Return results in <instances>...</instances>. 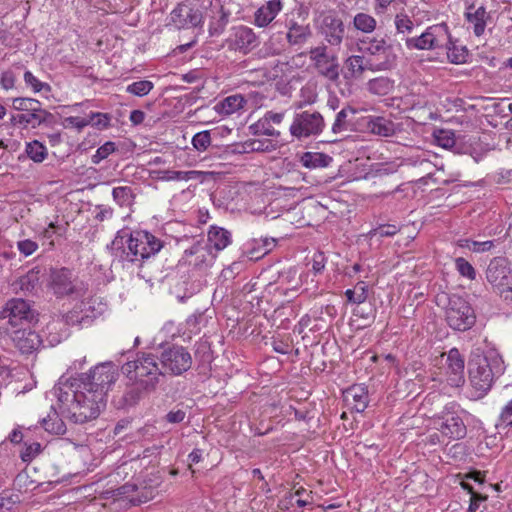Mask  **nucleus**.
Wrapping results in <instances>:
<instances>
[{"mask_svg": "<svg viewBox=\"0 0 512 512\" xmlns=\"http://www.w3.org/2000/svg\"><path fill=\"white\" fill-rule=\"evenodd\" d=\"M54 395L58 400L59 413L75 424L95 420L106 406V397L75 383L60 379L55 385Z\"/></svg>", "mask_w": 512, "mask_h": 512, "instance_id": "f257e3e1", "label": "nucleus"}, {"mask_svg": "<svg viewBox=\"0 0 512 512\" xmlns=\"http://www.w3.org/2000/svg\"><path fill=\"white\" fill-rule=\"evenodd\" d=\"M121 370L130 383L141 386L147 392L155 391L164 377L158 356L153 353H137L134 360L122 365Z\"/></svg>", "mask_w": 512, "mask_h": 512, "instance_id": "f03ea898", "label": "nucleus"}, {"mask_svg": "<svg viewBox=\"0 0 512 512\" xmlns=\"http://www.w3.org/2000/svg\"><path fill=\"white\" fill-rule=\"evenodd\" d=\"M469 381L476 399L491 389L495 376L502 374L503 362L496 355H475L468 363Z\"/></svg>", "mask_w": 512, "mask_h": 512, "instance_id": "7ed1b4c3", "label": "nucleus"}, {"mask_svg": "<svg viewBox=\"0 0 512 512\" xmlns=\"http://www.w3.org/2000/svg\"><path fill=\"white\" fill-rule=\"evenodd\" d=\"M405 46L409 50H435L445 48L447 56L452 63L459 64L464 60V54H455V49L450 47L452 38L448 26L445 23L432 25L419 36L404 39Z\"/></svg>", "mask_w": 512, "mask_h": 512, "instance_id": "20e7f679", "label": "nucleus"}, {"mask_svg": "<svg viewBox=\"0 0 512 512\" xmlns=\"http://www.w3.org/2000/svg\"><path fill=\"white\" fill-rule=\"evenodd\" d=\"M357 47L370 62L371 72L390 70L396 65L394 47L385 38L364 36L358 39Z\"/></svg>", "mask_w": 512, "mask_h": 512, "instance_id": "39448f33", "label": "nucleus"}, {"mask_svg": "<svg viewBox=\"0 0 512 512\" xmlns=\"http://www.w3.org/2000/svg\"><path fill=\"white\" fill-rule=\"evenodd\" d=\"M126 243L127 248L123 249L121 258L131 263H141L157 254L163 247L159 238L144 230L131 232Z\"/></svg>", "mask_w": 512, "mask_h": 512, "instance_id": "423d86ee", "label": "nucleus"}, {"mask_svg": "<svg viewBox=\"0 0 512 512\" xmlns=\"http://www.w3.org/2000/svg\"><path fill=\"white\" fill-rule=\"evenodd\" d=\"M433 424L442 436L449 440H461L467 434V427L460 416L459 405L447 403L443 410L433 416Z\"/></svg>", "mask_w": 512, "mask_h": 512, "instance_id": "0eeeda50", "label": "nucleus"}, {"mask_svg": "<svg viewBox=\"0 0 512 512\" xmlns=\"http://www.w3.org/2000/svg\"><path fill=\"white\" fill-rule=\"evenodd\" d=\"M117 373L114 365L111 362L101 363L90 369L88 373L79 374L78 378L74 379L75 384L83 385L98 395L107 397L108 391L115 383Z\"/></svg>", "mask_w": 512, "mask_h": 512, "instance_id": "6e6552de", "label": "nucleus"}, {"mask_svg": "<svg viewBox=\"0 0 512 512\" xmlns=\"http://www.w3.org/2000/svg\"><path fill=\"white\" fill-rule=\"evenodd\" d=\"M0 319H7L12 327H25L38 322L39 313L34 303L22 298L8 300L0 311Z\"/></svg>", "mask_w": 512, "mask_h": 512, "instance_id": "1a4fd4ad", "label": "nucleus"}, {"mask_svg": "<svg viewBox=\"0 0 512 512\" xmlns=\"http://www.w3.org/2000/svg\"><path fill=\"white\" fill-rule=\"evenodd\" d=\"M158 359L164 376H180L187 372L193 363L188 349L177 344L162 346Z\"/></svg>", "mask_w": 512, "mask_h": 512, "instance_id": "9d476101", "label": "nucleus"}, {"mask_svg": "<svg viewBox=\"0 0 512 512\" xmlns=\"http://www.w3.org/2000/svg\"><path fill=\"white\" fill-rule=\"evenodd\" d=\"M212 0H187L171 12V21L178 29L196 28L203 24L204 13Z\"/></svg>", "mask_w": 512, "mask_h": 512, "instance_id": "9b49d317", "label": "nucleus"}, {"mask_svg": "<svg viewBox=\"0 0 512 512\" xmlns=\"http://www.w3.org/2000/svg\"><path fill=\"white\" fill-rule=\"evenodd\" d=\"M50 288L57 297L82 296L87 286L68 268H54L50 272Z\"/></svg>", "mask_w": 512, "mask_h": 512, "instance_id": "f8f14e48", "label": "nucleus"}, {"mask_svg": "<svg viewBox=\"0 0 512 512\" xmlns=\"http://www.w3.org/2000/svg\"><path fill=\"white\" fill-rule=\"evenodd\" d=\"M445 314L448 325L457 331L469 330L476 321L474 310L469 302L457 295L449 298Z\"/></svg>", "mask_w": 512, "mask_h": 512, "instance_id": "ddd939ff", "label": "nucleus"}, {"mask_svg": "<svg viewBox=\"0 0 512 512\" xmlns=\"http://www.w3.org/2000/svg\"><path fill=\"white\" fill-rule=\"evenodd\" d=\"M325 128V120L318 111L296 113L290 126V133L297 139L318 136Z\"/></svg>", "mask_w": 512, "mask_h": 512, "instance_id": "4468645a", "label": "nucleus"}, {"mask_svg": "<svg viewBox=\"0 0 512 512\" xmlns=\"http://www.w3.org/2000/svg\"><path fill=\"white\" fill-rule=\"evenodd\" d=\"M317 73L332 82H336L340 75L338 56L330 53L327 45L313 47L308 52Z\"/></svg>", "mask_w": 512, "mask_h": 512, "instance_id": "2eb2a0df", "label": "nucleus"}, {"mask_svg": "<svg viewBox=\"0 0 512 512\" xmlns=\"http://www.w3.org/2000/svg\"><path fill=\"white\" fill-rule=\"evenodd\" d=\"M486 279L497 292H512V268L508 259L493 258L487 266Z\"/></svg>", "mask_w": 512, "mask_h": 512, "instance_id": "dca6fc26", "label": "nucleus"}, {"mask_svg": "<svg viewBox=\"0 0 512 512\" xmlns=\"http://www.w3.org/2000/svg\"><path fill=\"white\" fill-rule=\"evenodd\" d=\"M226 42L230 50L242 54H248L259 44L258 36L253 29L244 25L234 27Z\"/></svg>", "mask_w": 512, "mask_h": 512, "instance_id": "f3484780", "label": "nucleus"}, {"mask_svg": "<svg viewBox=\"0 0 512 512\" xmlns=\"http://www.w3.org/2000/svg\"><path fill=\"white\" fill-rule=\"evenodd\" d=\"M319 33L331 46H340L345 35V25L335 12H329L322 17Z\"/></svg>", "mask_w": 512, "mask_h": 512, "instance_id": "a211bd4d", "label": "nucleus"}, {"mask_svg": "<svg viewBox=\"0 0 512 512\" xmlns=\"http://www.w3.org/2000/svg\"><path fill=\"white\" fill-rule=\"evenodd\" d=\"M114 495L127 498L131 504L139 505L151 500L154 497V489L143 483L128 482L118 487Z\"/></svg>", "mask_w": 512, "mask_h": 512, "instance_id": "6ab92c4d", "label": "nucleus"}, {"mask_svg": "<svg viewBox=\"0 0 512 512\" xmlns=\"http://www.w3.org/2000/svg\"><path fill=\"white\" fill-rule=\"evenodd\" d=\"M447 382L451 387H460L464 384V358L456 348H452L447 355Z\"/></svg>", "mask_w": 512, "mask_h": 512, "instance_id": "aec40b11", "label": "nucleus"}, {"mask_svg": "<svg viewBox=\"0 0 512 512\" xmlns=\"http://www.w3.org/2000/svg\"><path fill=\"white\" fill-rule=\"evenodd\" d=\"M11 338L15 347L23 354L33 353L42 344L40 335L26 327L15 330Z\"/></svg>", "mask_w": 512, "mask_h": 512, "instance_id": "412c9836", "label": "nucleus"}, {"mask_svg": "<svg viewBox=\"0 0 512 512\" xmlns=\"http://www.w3.org/2000/svg\"><path fill=\"white\" fill-rule=\"evenodd\" d=\"M54 122V115L47 110L39 112H23L20 114H13L10 118L12 126H18L22 129H26L31 126L36 128L42 124H52Z\"/></svg>", "mask_w": 512, "mask_h": 512, "instance_id": "4be33fe9", "label": "nucleus"}, {"mask_svg": "<svg viewBox=\"0 0 512 512\" xmlns=\"http://www.w3.org/2000/svg\"><path fill=\"white\" fill-rule=\"evenodd\" d=\"M208 10L211 13V15H209L211 18L208 28L209 35L218 36L225 30L229 13L224 10L220 0H212V2L209 3Z\"/></svg>", "mask_w": 512, "mask_h": 512, "instance_id": "5701e85b", "label": "nucleus"}, {"mask_svg": "<svg viewBox=\"0 0 512 512\" xmlns=\"http://www.w3.org/2000/svg\"><path fill=\"white\" fill-rule=\"evenodd\" d=\"M344 401L358 413L363 412L369 403L368 390L364 385H352L344 392Z\"/></svg>", "mask_w": 512, "mask_h": 512, "instance_id": "b1692460", "label": "nucleus"}, {"mask_svg": "<svg viewBox=\"0 0 512 512\" xmlns=\"http://www.w3.org/2000/svg\"><path fill=\"white\" fill-rule=\"evenodd\" d=\"M312 36V30L308 24H299L295 20L287 23L286 42L289 46L302 47Z\"/></svg>", "mask_w": 512, "mask_h": 512, "instance_id": "393cba45", "label": "nucleus"}, {"mask_svg": "<svg viewBox=\"0 0 512 512\" xmlns=\"http://www.w3.org/2000/svg\"><path fill=\"white\" fill-rule=\"evenodd\" d=\"M283 8L282 0H269L261 5L254 13V24L257 27H267Z\"/></svg>", "mask_w": 512, "mask_h": 512, "instance_id": "a878e982", "label": "nucleus"}, {"mask_svg": "<svg viewBox=\"0 0 512 512\" xmlns=\"http://www.w3.org/2000/svg\"><path fill=\"white\" fill-rule=\"evenodd\" d=\"M246 104L247 100L244 98L243 95L234 94L218 102L214 106V109L219 115L229 116L243 110Z\"/></svg>", "mask_w": 512, "mask_h": 512, "instance_id": "bb28decb", "label": "nucleus"}, {"mask_svg": "<svg viewBox=\"0 0 512 512\" xmlns=\"http://www.w3.org/2000/svg\"><path fill=\"white\" fill-rule=\"evenodd\" d=\"M366 127L370 133L381 137H391L396 132L394 122L381 116L368 117Z\"/></svg>", "mask_w": 512, "mask_h": 512, "instance_id": "cd10ccee", "label": "nucleus"}, {"mask_svg": "<svg viewBox=\"0 0 512 512\" xmlns=\"http://www.w3.org/2000/svg\"><path fill=\"white\" fill-rule=\"evenodd\" d=\"M232 241L231 233L218 226H211L208 231V244L216 251L225 249Z\"/></svg>", "mask_w": 512, "mask_h": 512, "instance_id": "c85d7f7f", "label": "nucleus"}, {"mask_svg": "<svg viewBox=\"0 0 512 512\" xmlns=\"http://www.w3.org/2000/svg\"><path fill=\"white\" fill-rule=\"evenodd\" d=\"M473 6H470L468 10H471ZM466 19L469 23L473 24V31L476 36H481L486 27V20L488 18L486 9L483 6L478 7L474 12L468 11L465 14Z\"/></svg>", "mask_w": 512, "mask_h": 512, "instance_id": "c756f323", "label": "nucleus"}, {"mask_svg": "<svg viewBox=\"0 0 512 512\" xmlns=\"http://www.w3.org/2000/svg\"><path fill=\"white\" fill-rule=\"evenodd\" d=\"M369 63L363 53L362 55H351L345 61L346 67L353 78L361 77L367 70L371 71Z\"/></svg>", "mask_w": 512, "mask_h": 512, "instance_id": "7c9ffc66", "label": "nucleus"}, {"mask_svg": "<svg viewBox=\"0 0 512 512\" xmlns=\"http://www.w3.org/2000/svg\"><path fill=\"white\" fill-rule=\"evenodd\" d=\"M332 157L320 152H305L301 156V163L309 169L324 168L330 165Z\"/></svg>", "mask_w": 512, "mask_h": 512, "instance_id": "2f4dec72", "label": "nucleus"}, {"mask_svg": "<svg viewBox=\"0 0 512 512\" xmlns=\"http://www.w3.org/2000/svg\"><path fill=\"white\" fill-rule=\"evenodd\" d=\"M356 110L351 106H346L342 108L335 116V120L331 127V132L335 135L347 132L350 130V120L348 119L349 115H354Z\"/></svg>", "mask_w": 512, "mask_h": 512, "instance_id": "473e14b6", "label": "nucleus"}, {"mask_svg": "<svg viewBox=\"0 0 512 512\" xmlns=\"http://www.w3.org/2000/svg\"><path fill=\"white\" fill-rule=\"evenodd\" d=\"M353 26L362 33L371 34L377 27V21L373 16L360 12L354 16Z\"/></svg>", "mask_w": 512, "mask_h": 512, "instance_id": "72a5a7b5", "label": "nucleus"}, {"mask_svg": "<svg viewBox=\"0 0 512 512\" xmlns=\"http://www.w3.org/2000/svg\"><path fill=\"white\" fill-rule=\"evenodd\" d=\"M41 425L47 432L56 435L64 434L66 431L65 423L56 411L49 414L46 418H43Z\"/></svg>", "mask_w": 512, "mask_h": 512, "instance_id": "f704fd0d", "label": "nucleus"}, {"mask_svg": "<svg viewBox=\"0 0 512 512\" xmlns=\"http://www.w3.org/2000/svg\"><path fill=\"white\" fill-rule=\"evenodd\" d=\"M12 106L15 110L21 112H39L42 113V104L34 98L18 97L12 101Z\"/></svg>", "mask_w": 512, "mask_h": 512, "instance_id": "c9c22d12", "label": "nucleus"}, {"mask_svg": "<svg viewBox=\"0 0 512 512\" xmlns=\"http://www.w3.org/2000/svg\"><path fill=\"white\" fill-rule=\"evenodd\" d=\"M25 151L28 157L36 163L43 162L48 156L47 148L37 140L27 143Z\"/></svg>", "mask_w": 512, "mask_h": 512, "instance_id": "e433bc0d", "label": "nucleus"}, {"mask_svg": "<svg viewBox=\"0 0 512 512\" xmlns=\"http://www.w3.org/2000/svg\"><path fill=\"white\" fill-rule=\"evenodd\" d=\"M39 271L30 270L21 276L13 286L21 291H32L39 282Z\"/></svg>", "mask_w": 512, "mask_h": 512, "instance_id": "4c0bfd02", "label": "nucleus"}, {"mask_svg": "<svg viewBox=\"0 0 512 512\" xmlns=\"http://www.w3.org/2000/svg\"><path fill=\"white\" fill-rule=\"evenodd\" d=\"M345 296L350 303H364L368 297V288L364 282H359L353 289H347L345 291Z\"/></svg>", "mask_w": 512, "mask_h": 512, "instance_id": "58836bf2", "label": "nucleus"}, {"mask_svg": "<svg viewBox=\"0 0 512 512\" xmlns=\"http://www.w3.org/2000/svg\"><path fill=\"white\" fill-rule=\"evenodd\" d=\"M249 130L254 135H266L271 137H279L280 132L276 130L268 120L263 116L256 123L249 127Z\"/></svg>", "mask_w": 512, "mask_h": 512, "instance_id": "ea45409f", "label": "nucleus"}, {"mask_svg": "<svg viewBox=\"0 0 512 512\" xmlns=\"http://www.w3.org/2000/svg\"><path fill=\"white\" fill-rule=\"evenodd\" d=\"M266 54L278 56L286 51V43L283 41L281 33L272 35L265 43Z\"/></svg>", "mask_w": 512, "mask_h": 512, "instance_id": "a19ab883", "label": "nucleus"}, {"mask_svg": "<svg viewBox=\"0 0 512 512\" xmlns=\"http://www.w3.org/2000/svg\"><path fill=\"white\" fill-rule=\"evenodd\" d=\"M113 199L120 206H129L134 198V194L131 187L128 186H120L115 187L112 190Z\"/></svg>", "mask_w": 512, "mask_h": 512, "instance_id": "79ce46f5", "label": "nucleus"}, {"mask_svg": "<svg viewBox=\"0 0 512 512\" xmlns=\"http://www.w3.org/2000/svg\"><path fill=\"white\" fill-rule=\"evenodd\" d=\"M154 84L149 80H140L133 82L126 87V92L132 95L143 97L151 92Z\"/></svg>", "mask_w": 512, "mask_h": 512, "instance_id": "37998d69", "label": "nucleus"}, {"mask_svg": "<svg viewBox=\"0 0 512 512\" xmlns=\"http://www.w3.org/2000/svg\"><path fill=\"white\" fill-rule=\"evenodd\" d=\"M143 392H146L145 389H143L139 385H135L131 383V386L128 387L126 392L123 395V401L125 405L127 406H134L136 405L140 399L142 398Z\"/></svg>", "mask_w": 512, "mask_h": 512, "instance_id": "c03bdc74", "label": "nucleus"}, {"mask_svg": "<svg viewBox=\"0 0 512 512\" xmlns=\"http://www.w3.org/2000/svg\"><path fill=\"white\" fill-rule=\"evenodd\" d=\"M395 28L398 34L411 33L414 28V23L411 18L405 13H398L394 20Z\"/></svg>", "mask_w": 512, "mask_h": 512, "instance_id": "a18cd8bd", "label": "nucleus"}, {"mask_svg": "<svg viewBox=\"0 0 512 512\" xmlns=\"http://www.w3.org/2000/svg\"><path fill=\"white\" fill-rule=\"evenodd\" d=\"M455 267L461 276L466 277L470 280H474L476 278V270L465 258H456Z\"/></svg>", "mask_w": 512, "mask_h": 512, "instance_id": "49530a36", "label": "nucleus"}, {"mask_svg": "<svg viewBox=\"0 0 512 512\" xmlns=\"http://www.w3.org/2000/svg\"><path fill=\"white\" fill-rule=\"evenodd\" d=\"M436 143L445 149L451 148L455 145L454 133L450 130H438L434 134Z\"/></svg>", "mask_w": 512, "mask_h": 512, "instance_id": "de8ad7c7", "label": "nucleus"}, {"mask_svg": "<svg viewBox=\"0 0 512 512\" xmlns=\"http://www.w3.org/2000/svg\"><path fill=\"white\" fill-rule=\"evenodd\" d=\"M192 145L197 151H205L211 145V134L209 131L196 133L192 138Z\"/></svg>", "mask_w": 512, "mask_h": 512, "instance_id": "09e8293b", "label": "nucleus"}, {"mask_svg": "<svg viewBox=\"0 0 512 512\" xmlns=\"http://www.w3.org/2000/svg\"><path fill=\"white\" fill-rule=\"evenodd\" d=\"M116 150V145L112 141H107L100 146L95 154L92 156V163L99 164L102 160L106 159L110 154Z\"/></svg>", "mask_w": 512, "mask_h": 512, "instance_id": "8fccbe9b", "label": "nucleus"}, {"mask_svg": "<svg viewBox=\"0 0 512 512\" xmlns=\"http://www.w3.org/2000/svg\"><path fill=\"white\" fill-rule=\"evenodd\" d=\"M42 450L41 444L33 442L30 444L25 443L23 450L20 452V457L23 462H31Z\"/></svg>", "mask_w": 512, "mask_h": 512, "instance_id": "3c124183", "label": "nucleus"}, {"mask_svg": "<svg viewBox=\"0 0 512 512\" xmlns=\"http://www.w3.org/2000/svg\"><path fill=\"white\" fill-rule=\"evenodd\" d=\"M389 89V81L387 78H376L368 82V90L377 95H384Z\"/></svg>", "mask_w": 512, "mask_h": 512, "instance_id": "603ef678", "label": "nucleus"}, {"mask_svg": "<svg viewBox=\"0 0 512 512\" xmlns=\"http://www.w3.org/2000/svg\"><path fill=\"white\" fill-rule=\"evenodd\" d=\"M24 81L27 85L31 86L33 91L38 93L42 90L50 91L51 87L48 83L38 80L30 71L24 73Z\"/></svg>", "mask_w": 512, "mask_h": 512, "instance_id": "864d4df0", "label": "nucleus"}, {"mask_svg": "<svg viewBox=\"0 0 512 512\" xmlns=\"http://www.w3.org/2000/svg\"><path fill=\"white\" fill-rule=\"evenodd\" d=\"M110 116L106 113L92 112L88 116L90 125L97 127L98 129H105L110 125Z\"/></svg>", "mask_w": 512, "mask_h": 512, "instance_id": "5fc2aeb1", "label": "nucleus"}, {"mask_svg": "<svg viewBox=\"0 0 512 512\" xmlns=\"http://www.w3.org/2000/svg\"><path fill=\"white\" fill-rule=\"evenodd\" d=\"M399 229L395 225H380L369 232V236L373 237H391L398 233Z\"/></svg>", "mask_w": 512, "mask_h": 512, "instance_id": "6e6d98bb", "label": "nucleus"}, {"mask_svg": "<svg viewBox=\"0 0 512 512\" xmlns=\"http://www.w3.org/2000/svg\"><path fill=\"white\" fill-rule=\"evenodd\" d=\"M186 419V412L183 409L171 410L163 418L162 421L168 424H179Z\"/></svg>", "mask_w": 512, "mask_h": 512, "instance_id": "4d7b16f0", "label": "nucleus"}, {"mask_svg": "<svg viewBox=\"0 0 512 512\" xmlns=\"http://www.w3.org/2000/svg\"><path fill=\"white\" fill-rule=\"evenodd\" d=\"M88 125H90V120H88V116L84 118L70 116L64 119L65 127L76 128L78 131H81L84 127Z\"/></svg>", "mask_w": 512, "mask_h": 512, "instance_id": "13d9d810", "label": "nucleus"}, {"mask_svg": "<svg viewBox=\"0 0 512 512\" xmlns=\"http://www.w3.org/2000/svg\"><path fill=\"white\" fill-rule=\"evenodd\" d=\"M89 321V316H80L78 308L73 309L65 316V323L68 325L82 324Z\"/></svg>", "mask_w": 512, "mask_h": 512, "instance_id": "bf43d9fd", "label": "nucleus"}, {"mask_svg": "<svg viewBox=\"0 0 512 512\" xmlns=\"http://www.w3.org/2000/svg\"><path fill=\"white\" fill-rule=\"evenodd\" d=\"M17 247H18V250L22 254H24L25 256H29L37 250L38 245L36 242H34L32 240L25 239V240L19 241L17 243Z\"/></svg>", "mask_w": 512, "mask_h": 512, "instance_id": "052dcab7", "label": "nucleus"}, {"mask_svg": "<svg viewBox=\"0 0 512 512\" xmlns=\"http://www.w3.org/2000/svg\"><path fill=\"white\" fill-rule=\"evenodd\" d=\"M326 265V257L323 252L318 251L313 255L312 258V270L314 273H321Z\"/></svg>", "mask_w": 512, "mask_h": 512, "instance_id": "680f3d73", "label": "nucleus"}, {"mask_svg": "<svg viewBox=\"0 0 512 512\" xmlns=\"http://www.w3.org/2000/svg\"><path fill=\"white\" fill-rule=\"evenodd\" d=\"M213 172H205V171H197V170H189L186 171V181L189 180H197L200 183H203L207 179L213 176Z\"/></svg>", "mask_w": 512, "mask_h": 512, "instance_id": "e2e57ef3", "label": "nucleus"}, {"mask_svg": "<svg viewBox=\"0 0 512 512\" xmlns=\"http://www.w3.org/2000/svg\"><path fill=\"white\" fill-rule=\"evenodd\" d=\"M499 422L505 426L512 425V399L503 407L499 416Z\"/></svg>", "mask_w": 512, "mask_h": 512, "instance_id": "0e129e2a", "label": "nucleus"}, {"mask_svg": "<svg viewBox=\"0 0 512 512\" xmlns=\"http://www.w3.org/2000/svg\"><path fill=\"white\" fill-rule=\"evenodd\" d=\"M0 84L5 90L12 89L15 84V75L12 71H5L0 78Z\"/></svg>", "mask_w": 512, "mask_h": 512, "instance_id": "69168bd1", "label": "nucleus"}, {"mask_svg": "<svg viewBox=\"0 0 512 512\" xmlns=\"http://www.w3.org/2000/svg\"><path fill=\"white\" fill-rule=\"evenodd\" d=\"M163 179L167 181H186V171L167 170L164 172Z\"/></svg>", "mask_w": 512, "mask_h": 512, "instance_id": "338daca9", "label": "nucleus"}, {"mask_svg": "<svg viewBox=\"0 0 512 512\" xmlns=\"http://www.w3.org/2000/svg\"><path fill=\"white\" fill-rule=\"evenodd\" d=\"M463 479L473 480L476 483L484 484L485 482V474L478 470H472L463 475Z\"/></svg>", "mask_w": 512, "mask_h": 512, "instance_id": "774afa93", "label": "nucleus"}]
</instances>
